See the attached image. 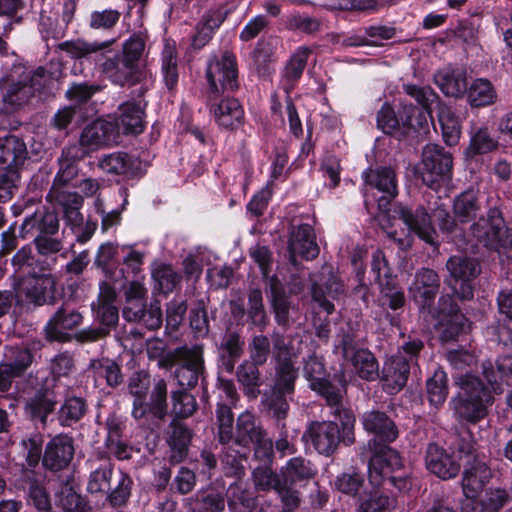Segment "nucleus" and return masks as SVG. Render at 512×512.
<instances>
[{"mask_svg":"<svg viewBox=\"0 0 512 512\" xmlns=\"http://www.w3.org/2000/svg\"><path fill=\"white\" fill-rule=\"evenodd\" d=\"M77 160L78 159L68 157L64 151L62 152L60 169L54 179V183L47 198L50 201H55L61 208L65 225L71 229L72 233L75 235V240L83 244L93 236L97 228V223L90 220L84 223L83 215L80 212L83 205L82 197L76 192L69 191L65 187L77 175L78 168L75 164Z\"/></svg>","mask_w":512,"mask_h":512,"instance_id":"1","label":"nucleus"},{"mask_svg":"<svg viewBox=\"0 0 512 512\" xmlns=\"http://www.w3.org/2000/svg\"><path fill=\"white\" fill-rule=\"evenodd\" d=\"M403 89L416 100L421 110L417 107H410L408 110L404 108L405 115L400 116L402 125L413 129L423 128L428 118H431L433 106H437L443 140L448 146L456 145L461 135L460 121L450 107L439 103L438 94L429 86L405 84Z\"/></svg>","mask_w":512,"mask_h":512,"instance_id":"2","label":"nucleus"},{"mask_svg":"<svg viewBox=\"0 0 512 512\" xmlns=\"http://www.w3.org/2000/svg\"><path fill=\"white\" fill-rule=\"evenodd\" d=\"M378 221L387 236L401 249H407L412 245L413 235H417L430 245L438 244L431 216L423 206L412 210L397 203L389 212L379 215Z\"/></svg>","mask_w":512,"mask_h":512,"instance_id":"3","label":"nucleus"},{"mask_svg":"<svg viewBox=\"0 0 512 512\" xmlns=\"http://www.w3.org/2000/svg\"><path fill=\"white\" fill-rule=\"evenodd\" d=\"M304 376L310 383L312 390L316 391L325 400L328 406L332 408V414L341 421L348 443L353 441V426L355 425V416L352 410L345 408L342 403L346 388L344 384L334 385L325 377V368L321 358L310 355L304 364Z\"/></svg>","mask_w":512,"mask_h":512,"instance_id":"4","label":"nucleus"},{"mask_svg":"<svg viewBox=\"0 0 512 512\" xmlns=\"http://www.w3.org/2000/svg\"><path fill=\"white\" fill-rule=\"evenodd\" d=\"M460 391L450 404L454 415L460 422L476 424L488 415V408L493 404L494 398L491 390L484 386L482 381L470 374H459L455 377Z\"/></svg>","mask_w":512,"mask_h":512,"instance_id":"5","label":"nucleus"},{"mask_svg":"<svg viewBox=\"0 0 512 512\" xmlns=\"http://www.w3.org/2000/svg\"><path fill=\"white\" fill-rule=\"evenodd\" d=\"M369 447L373 455L368 463V478L371 485L378 487L386 480L399 491H406L411 487L408 473H397L403 468V459L393 448L386 445H377L376 439L370 440Z\"/></svg>","mask_w":512,"mask_h":512,"instance_id":"6","label":"nucleus"},{"mask_svg":"<svg viewBox=\"0 0 512 512\" xmlns=\"http://www.w3.org/2000/svg\"><path fill=\"white\" fill-rule=\"evenodd\" d=\"M27 158V147L21 138L11 134L0 137V201L12 197Z\"/></svg>","mask_w":512,"mask_h":512,"instance_id":"7","label":"nucleus"},{"mask_svg":"<svg viewBox=\"0 0 512 512\" xmlns=\"http://www.w3.org/2000/svg\"><path fill=\"white\" fill-rule=\"evenodd\" d=\"M100 56L101 70L112 83L122 87L140 84L141 94L153 86V74L147 67L132 63L119 52L109 51Z\"/></svg>","mask_w":512,"mask_h":512,"instance_id":"8","label":"nucleus"},{"mask_svg":"<svg viewBox=\"0 0 512 512\" xmlns=\"http://www.w3.org/2000/svg\"><path fill=\"white\" fill-rule=\"evenodd\" d=\"M452 167L451 153L438 144L429 143L423 147L417 173L427 187L438 191L442 185L450 181Z\"/></svg>","mask_w":512,"mask_h":512,"instance_id":"9","label":"nucleus"},{"mask_svg":"<svg viewBox=\"0 0 512 512\" xmlns=\"http://www.w3.org/2000/svg\"><path fill=\"white\" fill-rule=\"evenodd\" d=\"M423 344L419 340H413L403 345L397 354L392 355L384 363L382 369V383L389 394L400 391L407 383L410 362L417 356Z\"/></svg>","mask_w":512,"mask_h":512,"instance_id":"10","label":"nucleus"},{"mask_svg":"<svg viewBox=\"0 0 512 512\" xmlns=\"http://www.w3.org/2000/svg\"><path fill=\"white\" fill-rule=\"evenodd\" d=\"M435 330L441 342L455 341L471 331V322L459 310L451 296H442L438 302Z\"/></svg>","mask_w":512,"mask_h":512,"instance_id":"11","label":"nucleus"},{"mask_svg":"<svg viewBox=\"0 0 512 512\" xmlns=\"http://www.w3.org/2000/svg\"><path fill=\"white\" fill-rule=\"evenodd\" d=\"M115 138V126L111 122L97 119L82 130L79 146L66 147L64 153L70 158L82 159L90 152L110 146Z\"/></svg>","mask_w":512,"mask_h":512,"instance_id":"12","label":"nucleus"},{"mask_svg":"<svg viewBox=\"0 0 512 512\" xmlns=\"http://www.w3.org/2000/svg\"><path fill=\"white\" fill-rule=\"evenodd\" d=\"M334 352L349 361L360 378L372 381L378 377L379 365L375 356L367 349H357L354 335L350 333L339 335Z\"/></svg>","mask_w":512,"mask_h":512,"instance_id":"13","label":"nucleus"},{"mask_svg":"<svg viewBox=\"0 0 512 512\" xmlns=\"http://www.w3.org/2000/svg\"><path fill=\"white\" fill-rule=\"evenodd\" d=\"M473 236L489 249L499 250L512 246V234L506 227L501 212L490 209L487 217L480 218L471 227Z\"/></svg>","mask_w":512,"mask_h":512,"instance_id":"14","label":"nucleus"},{"mask_svg":"<svg viewBox=\"0 0 512 512\" xmlns=\"http://www.w3.org/2000/svg\"><path fill=\"white\" fill-rule=\"evenodd\" d=\"M446 268L449 272L447 285L460 299H471L474 291L472 282L480 274L479 263L473 258L455 255L448 259Z\"/></svg>","mask_w":512,"mask_h":512,"instance_id":"15","label":"nucleus"},{"mask_svg":"<svg viewBox=\"0 0 512 512\" xmlns=\"http://www.w3.org/2000/svg\"><path fill=\"white\" fill-rule=\"evenodd\" d=\"M211 93L218 96L220 91H236L239 86L236 56L224 51L219 58L209 61L206 70Z\"/></svg>","mask_w":512,"mask_h":512,"instance_id":"16","label":"nucleus"},{"mask_svg":"<svg viewBox=\"0 0 512 512\" xmlns=\"http://www.w3.org/2000/svg\"><path fill=\"white\" fill-rule=\"evenodd\" d=\"M100 90V86L80 83L72 85L66 96L73 102L69 107L59 110L54 116L57 128L64 129L70 123L79 124L88 117V101Z\"/></svg>","mask_w":512,"mask_h":512,"instance_id":"17","label":"nucleus"},{"mask_svg":"<svg viewBox=\"0 0 512 512\" xmlns=\"http://www.w3.org/2000/svg\"><path fill=\"white\" fill-rule=\"evenodd\" d=\"M371 270L375 281L380 287L381 304L388 305L392 310L401 308L405 303L403 292L397 287L395 278L391 275L384 253L376 250L372 255Z\"/></svg>","mask_w":512,"mask_h":512,"instance_id":"18","label":"nucleus"},{"mask_svg":"<svg viewBox=\"0 0 512 512\" xmlns=\"http://www.w3.org/2000/svg\"><path fill=\"white\" fill-rule=\"evenodd\" d=\"M340 424L342 425L341 422ZM341 431L342 434H340L337 424L333 421H315L310 423L302 438L306 442H311L319 454L329 456L334 453L340 440L346 445H350V443L344 439L345 435L342 427ZM352 433L354 434V429ZM353 440H355L354 436ZM353 442L354 441H352L351 444Z\"/></svg>","mask_w":512,"mask_h":512,"instance_id":"19","label":"nucleus"},{"mask_svg":"<svg viewBox=\"0 0 512 512\" xmlns=\"http://www.w3.org/2000/svg\"><path fill=\"white\" fill-rule=\"evenodd\" d=\"M236 442L242 446L253 444L255 456L261 460H268L272 454V441L255 424L254 416L249 412L240 414L237 419Z\"/></svg>","mask_w":512,"mask_h":512,"instance_id":"20","label":"nucleus"},{"mask_svg":"<svg viewBox=\"0 0 512 512\" xmlns=\"http://www.w3.org/2000/svg\"><path fill=\"white\" fill-rule=\"evenodd\" d=\"M202 347L199 345L182 346L174 350V358L181 362L175 371V377L181 387H194L203 375L204 365Z\"/></svg>","mask_w":512,"mask_h":512,"instance_id":"21","label":"nucleus"},{"mask_svg":"<svg viewBox=\"0 0 512 512\" xmlns=\"http://www.w3.org/2000/svg\"><path fill=\"white\" fill-rule=\"evenodd\" d=\"M274 357L276 359L277 387L284 391H294V382L297 370L294 368L292 358L296 351L290 346L288 339L279 334L273 336Z\"/></svg>","mask_w":512,"mask_h":512,"instance_id":"22","label":"nucleus"},{"mask_svg":"<svg viewBox=\"0 0 512 512\" xmlns=\"http://www.w3.org/2000/svg\"><path fill=\"white\" fill-rule=\"evenodd\" d=\"M440 280L438 274L429 268L417 271L408 288L409 295L420 309L430 308L438 293Z\"/></svg>","mask_w":512,"mask_h":512,"instance_id":"23","label":"nucleus"},{"mask_svg":"<svg viewBox=\"0 0 512 512\" xmlns=\"http://www.w3.org/2000/svg\"><path fill=\"white\" fill-rule=\"evenodd\" d=\"M288 250L289 259L293 265L297 264L298 257L311 260L319 254V247L315 240L314 229L311 225L301 224L292 230Z\"/></svg>","mask_w":512,"mask_h":512,"instance_id":"24","label":"nucleus"},{"mask_svg":"<svg viewBox=\"0 0 512 512\" xmlns=\"http://www.w3.org/2000/svg\"><path fill=\"white\" fill-rule=\"evenodd\" d=\"M74 451L72 437L66 434L56 435L46 445L43 465L53 471L62 470L72 461Z\"/></svg>","mask_w":512,"mask_h":512,"instance_id":"25","label":"nucleus"},{"mask_svg":"<svg viewBox=\"0 0 512 512\" xmlns=\"http://www.w3.org/2000/svg\"><path fill=\"white\" fill-rule=\"evenodd\" d=\"M426 468L443 480L456 477L460 471V463L453 454L437 444L428 445L425 456Z\"/></svg>","mask_w":512,"mask_h":512,"instance_id":"26","label":"nucleus"},{"mask_svg":"<svg viewBox=\"0 0 512 512\" xmlns=\"http://www.w3.org/2000/svg\"><path fill=\"white\" fill-rule=\"evenodd\" d=\"M82 319L78 311L67 305L61 306L45 326L46 338L51 341H66L68 331L78 327Z\"/></svg>","mask_w":512,"mask_h":512,"instance_id":"27","label":"nucleus"},{"mask_svg":"<svg viewBox=\"0 0 512 512\" xmlns=\"http://www.w3.org/2000/svg\"><path fill=\"white\" fill-rule=\"evenodd\" d=\"M55 279L50 273L29 275L21 281L17 293L24 294L26 299L36 305L44 304L52 298Z\"/></svg>","mask_w":512,"mask_h":512,"instance_id":"28","label":"nucleus"},{"mask_svg":"<svg viewBox=\"0 0 512 512\" xmlns=\"http://www.w3.org/2000/svg\"><path fill=\"white\" fill-rule=\"evenodd\" d=\"M511 499L509 491L502 487H491L472 499H464L463 512H499Z\"/></svg>","mask_w":512,"mask_h":512,"instance_id":"29","label":"nucleus"},{"mask_svg":"<svg viewBox=\"0 0 512 512\" xmlns=\"http://www.w3.org/2000/svg\"><path fill=\"white\" fill-rule=\"evenodd\" d=\"M434 83L448 97L462 98L467 91V73L464 69L444 67L434 74Z\"/></svg>","mask_w":512,"mask_h":512,"instance_id":"30","label":"nucleus"},{"mask_svg":"<svg viewBox=\"0 0 512 512\" xmlns=\"http://www.w3.org/2000/svg\"><path fill=\"white\" fill-rule=\"evenodd\" d=\"M210 112L223 129L234 130L244 123V109L235 98H226L217 104H211Z\"/></svg>","mask_w":512,"mask_h":512,"instance_id":"31","label":"nucleus"},{"mask_svg":"<svg viewBox=\"0 0 512 512\" xmlns=\"http://www.w3.org/2000/svg\"><path fill=\"white\" fill-rule=\"evenodd\" d=\"M54 387V380L47 381L28 399L26 409L33 418L45 422L48 415L53 412L57 403Z\"/></svg>","mask_w":512,"mask_h":512,"instance_id":"32","label":"nucleus"},{"mask_svg":"<svg viewBox=\"0 0 512 512\" xmlns=\"http://www.w3.org/2000/svg\"><path fill=\"white\" fill-rule=\"evenodd\" d=\"M483 375L494 393H502L504 386H512V356L499 357L495 367L490 362L483 363Z\"/></svg>","mask_w":512,"mask_h":512,"instance_id":"33","label":"nucleus"},{"mask_svg":"<svg viewBox=\"0 0 512 512\" xmlns=\"http://www.w3.org/2000/svg\"><path fill=\"white\" fill-rule=\"evenodd\" d=\"M364 429L385 442H393L398 437L394 422L383 412L369 411L361 418Z\"/></svg>","mask_w":512,"mask_h":512,"instance_id":"34","label":"nucleus"},{"mask_svg":"<svg viewBox=\"0 0 512 512\" xmlns=\"http://www.w3.org/2000/svg\"><path fill=\"white\" fill-rule=\"evenodd\" d=\"M116 299V287L108 283L100 285V293L96 302L92 303V309L103 325L113 326L118 322V309L114 305Z\"/></svg>","mask_w":512,"mask_h":512,"instance_id":"35","label":"nucleus"},{"mask_svg":"<svg viewBox=\"0 0 512 512\" xmlns=\"http://www.w3.org/2000/svg\"><path fill=\"white\" fill-rule=\"evenodd\" d=\"M145 106L142 100L123 103L119 108L120 114L116 122L118 129L123 133H141Z\"/></svg>","mask_w":512,"mask_h":512,"instance_id":"36","label":"nucleus"},{"mask_svg":"<svg viewBox=\"0 0 512 512\" xmlns=\"http://www.w3.org/2000/svg\"><path fill=\"white\" fill-rule=\"evenodd\" d=\"M492 478L490 467L484 462H476L465 470L462 479V489L465 499H472L483 492L484 486Z\"/></svg>","mask_w":512,"mask_h":512,"instance_id":"37","label":"nucleus"},{"mask_svg":"<svg viewBox=\"0 0 512 512\" xmlns=\"http://www.w3.org/2000/svg\"><path fill=\"white\" fill-rule=\"evenodd\" d=\"M467 102L471 107H485L495 103L497 92L494 85L486 78H477L467 86Z\"/></svg>","mask_w":512,"mask_h":512,"instance_id":"38","label":"nucleus"},{"mask_svg":"<svg viewBox=\"0 0 512 512\" xmlns=\"http://www.w3.org/2000/svg\"><path fill=\"white\" fill-rule=\"evenodd\" d=\"M362 177L365 184L377 188L390 197L397 195V181L393 169L389 167L367 169L363 172Z\"/></svg>","mask_w":512,"mask_h":512,"instance_id":"39","label":"nucleus"},{"mask_svg":"<svg viewBox=\"0 0 512 512\" xmlns=\"http://www.w3.org/2000/svg\"><path fill=\"white\" fill-rule=\"evenodd\" d=\"M480 208L479 192L473 189L462 192L455 198L453 204L454 214L460 222H468L473 219Z\"/></svg>","mask_w":512,"mask_h":512,"instance_id":"40","label":"nucleus"},{"mask_svg":"<svg viewBox=\"0 0 512 512\" xmlns=\"http://www.w3.org/2000/svg\"><path fill=\"white\" fill-rule=\"evenodd\" d=\"M344 293L343 283L336 277L332 276L327 285L326 291L317 284L312 287V297L319 303L320 307L323 308L328 314L334 311V305L330 302L329 298L336 299Z\"/></svg>","mask_w":512,"mask_h":512,"instance_id":"41","label":"nucleus"},{"mask_svg":"<svg viewBox=\"0 0 512 512\" xmlns=\"http://www.w3.org/2000/svg\"><path fill=\"white\" fill-rule=\"evenodd\" d=\"M282 480L286 484H295L298 481L308 480L314 477L315 469L309 461L301 457L292 458L281 470Z\"/></svg>","mask_w":512,"mask_h":512,"instance_id":"42","label":"nucleus"},{"mask_svg":"<svg viewBox=\"0 0 512 512\" xmlns=\"http://www.w3.org/2000/svg\"><path fill=\"white\" fill-rule=\"evenodd\" d=\"M311 52L312 50L309 47L300 46L291 55L283 72V77L290 84V87L302 76Z\"/></svg>","mask_w":512,"mask_h":512,"instance_id":"43","label":"nucleus"},{"mask_svg":"<svg viewBox=\"0 0 512 512\" xmlns=\"http://www.w3.org/2000/svg\"><path fill=\"white\" fill-rule=\"evenodd\" d=\"M90 370L96 383L104 379L107 385L115 387L122 382L120 367L109 359L92 360Z\"/></svg>","mask_w":512,"mask_h":512,"instance_id":"44","label":"nucleus"},{"mask_svg":"<svg viewBox=\"0 0 512 512\" xmlns=\"http://www.w3.org/2000/svg\"><path fill=\"white\" fill-rule=\"evenodd\" d=\"M426 390L429 403L435 408L444 404L448 396L447 375L438 369L426 382Z\"/></svg>","mask_w":512,"mask_h":512,"instance_id":"45","label":"nucleus"},{"mask_svg":"<svg viewBox=\"0 0 512 512\" xmlns=\"http://www.w3.org/2000/svg\"><path fill=\"white\" fill-rule=\"evenodd\" d=\"M192 438L191 431L183 424H175L170 436L171 462H181L187 453Z\"/></svg>","mask_w":512,"mask_h":512,"instance_id":"46","label":"nucleus"},{"mask_svg":"<svg viewBox=\"0 0 512 512\" xmlns=\"http://www.w3.org/2000/svg\"><path fill=\"white\" fill-rule=\"evenodd\" d=\"M162 74L168 89L178 83V60L174 43L166 41L162 51Z\"/></svg>","mask_w":512,"mask_h":512,"instance_id":"47","label":"nucleus"},{"mask_svg":"<svg viewBox=\"0 0 512 512\" xmlns=\"http://www.w3.org/2000/svg\"><path fill=\"white\" fill-rule=\"evenodd\" d=\"M87 404L82 397H68L59 410V421L63 426H71L86 413Z\"/></svg>","mask_w":512,"mask_h":512,"instance_id":"48","label":"nucleus"},{"mask_svg":"<svg viewBox=\"0 0 512 512\" xmlns=\"http://www.w3.org/2000/svg\"><path fill=\"white\" fill-rule=\"evenodd\" d=\"M6 361L4 365H9L12 373L21 375L32 363V354L26 347H6Z\"/></svg>","mask_w":512,"mask_h":512,"instance_id":"49","label":"nucleus"},{"mask_svg":"<svg viewBox=\"0 0 512 512\" xmlns=\"http://www.w3.org/2000/svg\"><path fill=\"white\" fill-rule=\"evenodd\" d=\"M227 494L228 507L231 512H250L255 507L254 497L241 485H230Z\"/></svg>","mask_w":512,"mask_h":512,"instance_id":"50","label":"nucleus"},{"mask_svg":"<svg viewBox=\"0 0 512 512\" xmlns=\"http://www.w3.org/2000/svg\"><path fill=\"white\" fill-rule=\"evenodd\" d=\"M498 147V141L494 139L487 128H479L471 134L470 144L467 149L469 155L486 154Z\"/></svg>","mask_w":512,"mask_h":512,"instance_id":"51","label":"nucleus"},{"mask_svg":"<svg viewBox=\"0 0 512 512\" xmlns=\"http://www.w3.org/2000/svg\"><path fill=\"white\" fill-rule=\"evenodd\" d=\"M394 507V499L375 491L360 500L357 512H390Z\"/></svg>","mask_w":512,"mask_h":512,"instance_id":"52","label":"nucleus"},{"mask_svg":"<svg viewBox=\"0 0 512 512\" xmlns=\"http://www.w3.org/2000/svg\"><path fill=\"white\" fill-rule=\"evenodd\" d=\"M292 392L293 391L288 392L282 389H278L276 380L273 391L270 395H266L265 405L268 407L273 417H275L278 421L284 419L287 415L289 404L285 398V394H290Z\"/></svg>","mask_w":512,"mask_h":512,"instance_id":"53","label":"nucleus"},{"mask_svg":"<svg viewBox=\"0 0 512 512\" xmlns=\"http://www.w3.org/2000/svg\"><path fill=\"white\" fill-rule=\"evenodd\" d=\"M149 410L159 419H163L167 414V384L163 379L158 380L154 385Z\"/></svg>","mask_w":512,"mask_h":512,"instance_id":"54","label":"nucleus"},{"mask_svg":"<svg viewBox=\"0 0 512 512\" xmlns=\"http://www.w3.org/2000/svg\"><path fill=\"white\" fill-rule=\"evenodd\" d=\"M218 436L221 443H228L233 438V413L227 404H218L216 410Z\"/></svg>","mask_w":512,"mask_h":512,"instance_id":"55","label":"nucleus"},{"mask_svg":"<svg viewBox=\"0 0 512 512\" xmlns=\"http://www.w3.org/2000/svg\"><path fill=\"white\" fill-rule=\"evenodd\" d=\"M99 167L110 174H125L130 167V158L123 152L111 153L99 161Z\"/></svg>","mask_w":512,"mask_h":512,"instance_id":"56","label":"nucleus"},{"mask_svg":"<svg viewBox=\"0 0 512 512\" xmlns=\"http://www.w3.org/2000/svg\"><path fill=\"white\" fill-rule=\"evenodd\" d=\"M364 485V478L357 472L343 473L337 476L335 489L343 494L357 496Z\"/></svg>","mask_w":512,"mask_h":512,"instance_id":"57","label":"nucleus"},{"mask_svg":"<svg viewBox=\"0 0 512 512\" xmlns=\"http://www.w3.org/2000/svg\"><path fill=\"white\" fill-rule=\"evenodd\" d=\"M37 223L39 224V229L47 234H54L59 227V221L56 215L47 213L42 217L41 222H39V219L35 214L31 217L25 218L21 226V236L25 237L24 234L33 229Z\"/></svg>","mask_w":512,"mask_h":512,"instance_id":"58","label":"nucleus"},{"mask_svg":"<svg viewBox=\"0 0 512 512\" xmlns=\"http://www.w3.org/2000/svg\"><path fill=\"white\" fill-rule=\"evenodd\" d=\"M143 279L144 276H137L135 278H131L129 275H126L124 276V279L122 281L115 280L114 287H116V289H121L126 286V283H129V286L125 291L126 301H145L147 290L144 287Z\"/></svg>","mask_w":512,"mask_h":512,"instance_id":"59","label":"nucleus"},{"mask_svg":"<svg viewBox=\"0 0 512 512\" xmlns=\"http://www.w3.org/2000/svg\"><path fill=\"white\" fill-rule=\"evenodd\" d=\"M112 468L105 465L94 470L89 477L87 490L90 493H107L110 489Z\"/></svg>","mask_w":512,"mask_h":512,"instance_id":"60","label":"nucleus"},{"mask_svg":"<svg viewBox=\"0 0 512 512\" xmlns=\"http://www.w3.org/2000/svg\"><path fill=\"white\" fill-rule=\"evenodd\" d=\"M270 340L265 335H255L248 344L249 357L255 364L263 365L270 355Z\"/></svg>","mask_w":512,"mask_h":512,"instance_id":"61","label":"nucleus"},{"mask_svg":"<svg viewBox=\"0 0 512 512\" xmlns=\"http://www.w3.org/2000/svg\"><path fill=\"white\" fill-rule=\"evenodd\" d=\"M173 413L177 417L187 418L191 416L197 407L195 398L185 390H179L172 394Z\"/></svg>","mask_w":512,"mask_h":512,"instance_id":"62","label":"nucleus"},{"mask_svg":"<svg viewBox=\"0 0 512 512\" xmlns=\"http://www.w3.org/2000/svg\"><path fill=\"white\" fill-rule=\"evenodd\" d=\"M260 364L254 362H244L237 370L238 381L242 383L251 393H255L260 385V373L258 367Z\"/></svg>","mask_w":512,"mask_h":512,"instance_id":"63","label":"nucleus"},{"mask_svg":"<svg viewBox=\"0 0 512 512\" xmlns=\"http://www.w3.org/2000/svg\"><path fill=\"white\" fill-rule=\"evenodd\" d=\"M224 508L225 500L223 496L218 493H208L201 498L197 495L194 506L192 507L194 512H222Z\"/></svg>","mask_w":512,"mask_h":512,"instance_id":"64","label":"nucleus"}]
</instances>
